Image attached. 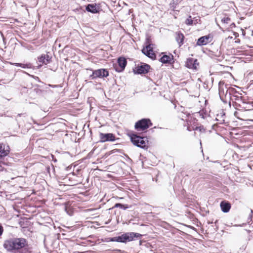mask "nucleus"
Listing matches in <instances>:
<instances>
[{"mask_svg":"<svg viewBox=\"0 0 253 253\" xmlns=\"http://www.w3.org/2000/svg\"><path fill=\"white\" fill-rule=\"evenodd\" d=\"M185 37L184 35L180 31L176 32L175 40L177 42L179 47L184 44Z\"/></svg>","mask_w":253,"mask_h":253,"instance_id":"obj_19","label":"nucleus"},{"mask_svg":"<svg viewBox=\"0 0 253 253\" xmlns=\"http://www.w3.org/2000/svg\"><path fill=\"white\" fill-rule=\"evenodd\" d=\"M242 108L240 110L244 111H251L253 110V102L246 100L244 104L241 105Z\"/></svg>","mask_w":253,"mask_h":253,"instance_id":"obj_20","label":"nucleus"},{"mask_svg":"<svg viewBox=\"0 0 253 253\" xmlns=\"http://www.w3.org/2000/svg\"><path fill=\"white\" fill-rule=\"evenodd\" d=\"M248 88H250V89H253V80H251L250 81Z\"/></svg>","mask_w":253,"mask_h":253,"instance_id":"obj_42","label":"nucleus"},{"mask_svg":"<svg viewBox=\"0 0 253 253\" xmlns=\"http://www.w3.org/2000/svg\"><path fill=\"white\" fill-rule=\"evenodd\" d=\"M185 23L188 26L192 25L193 23V20H192V16L191 15H189L188 18H187L185 21Z\"/></svg>","mask_w":253,"mask_h":253,"instance_id":"obj_31","label":"nucleus"},{"mask_svg":"<svg viewBox=\"0 0 253 253\" xmlns=\"http://www.w3.org/2000/svg\"><path fill=\"white\" fill-rule=\"evenodd\" d=\"M85 10L92 14L99 13L101 11L100 3H88L85 5Z\"/></svg>","mask_w":253,"mask_h":253,"instance_id":"obj_13","label":"nucleus"},{"mask_svg":"<svg viewBox=\"0 0 253 253\" xmlns=\"http://www.w3.org/2000/svg\"><path fill=\"white\" fill-rule=\"evenodd\" d=\"M152 42L151 40V37L150 36H147L145 42V46L143 48H146V47H148L149 46H150V43H152Z\"/></svg>","mask_w":253,"mask_h":253,"instance_id":"obj_30","label":"nucleus"},{"mask_svg":"<svg viewBox=\"0 0 253 253\" xmlns=\"http://www.w3.org/2000/svg\"><path fill=\"white\" fill-rule=\"evenodd\" d=\"M220 207L223 212L227 213L231 209V204L229 201L224 200L221 201Z\"/></svg>","mask_w":253,"mask_h":253,"instance_id":"obj_18","label":"nucleus"},{"mask_svg":"<svg viewBox=\"0 0 253 253\" xmlns=\"http://www.w3.org/2000/svg\"><path fill=\"white\" fill-rule=\"evenodd\" d=\"M122 151H123L122 149H114L110 151L106 152L105 154V155L106 156H109L114 153H116V152L122 153Z\"/></svg>","mask_w":253,"mask_h":253,"instance_id":"obj_29","label":"nucleus"},{"mask_svg":"<svg viewBox=\"0 0 253 253\" xmlns=\"http://www.w3.org/2000/svg\"><path fill=\"white\" fill-rule=\"evenodd\" d=\"M217 222L218 220H216L214 222V224L211 225L208 227V233L210 232L211 233H213L217 231L218 230V226L217 225Z\"/></svg>","mask_w":253,"mask_h":253,"instance_id":"obj_25","label":"nucleus"},{"mask_svg":"<svg viewBox=\"0 0 253 253\" xmlns=\"http://www.w3.org/2000/svg\"><path fill=\"white\" fill-rule=\"evenodd\" d=\"M23 73L26 74V75H28L29 76L32 77L34 79H35L36 81H38V82L41 83L42 84V82L41 81L40 79L36 76L30 75L29 73H27L26 72L23 71Z\"/></svg>","mask_w":253,"mask_h":253,"instance_id":"obj_32","label":"nucleus"},{"mask_svg":"<svg viewBox=\"0 0 253 253\" xmlns=\"http://www.w3.org/2000/svg\"><path fill=\"white\" fill-rule=\"evenodd\" d=\"M58 68V65H54L53 66H49V69L51 70V71H53L54 72H55Z\"/></svg>","mask_w":253,"mask_h":253,"instance_id":"obj_36","label":"nucleus"},{"mask_svg":"<svg viewBox=\"0 0 253 253\" xmlns=\"http://www.w3.org/2000/svg\"><path fill=\"white\" fill-rule=\"evenodd\" d=\"M52 54L50 52H46L45 54H42L37 57V60L42 64L47 65L51 62Z\"/></svg>","mask_w":253,"mask_h":253,"instance_id":"obj_14","label":"nucleus"},{"mask_svg":"<svg viewBox=\"0 0 253 253\" xmlns=\"http://www.w3.org/2000/svg\"><path fill=\"white\" fill-rule=\"evenodd\" d=\"M10 148L7 144L0 143V170L3 171V166H9L13 161V158L8 156Z\"/></svg>","mask_w":253,"mask_h":253,"instance_id":"obj_4","label":"nucleus"},{"mask_svg":"<svg viewBox=\"0 0 253 253\" xmlns=\"http://www.w3.org/2000/svg\"><path fill=\"white\" fill-rule=\"evenodd\" d=\"M240 42V40L239 39H237L235 41V42L236 43H239Z\"/></svg>","mask_w":253,"mask_h":253,"instance_id":"obj_57","label":"nucleus"},{"mask_svg":"<svg viewBox=\"0 0 253 253\" xmlns=\"http://www.w3.org/2000/svg\"><path fill=\"white\" fill-rule=\"evenodd\" d=\"M48 85L52 88H56V87H58L59 86V85H53V84H49Z\"/></svg>","mask_w":253,"mask_h":253,"instance_id":"obj_46","label":"nucleus"},{"mask_svg":"<svg viewBox=\"0 0 253 253\" xmlns=\"http://www.w3.org/2000/svg\"><path fill=\"white\" fill-rule=\"evenodd\" d=\"M230 28H232L233 27H236V25L235 24V23L233 22L231 24H230Z\"/></svg>","mask_w":253,"mask_h":253,"instance_id":"obj_49","label":"nucleus"},{"mask_svg":"<svg viewBox=\"0 0 253 253\" xmlns=\"http://www.w3.org/2000/svg\"><path fill=\"white\" fill-rule=\"evenodd\" d=\"M196 114H199L200 116L203 119H206L208 116V113L206 109H202L198 112L193 113V115L195 116Z\"/></svg>","mask_w":253,"mask_h":253,"instance_id":"obj_26","label":"nucleus"},{"mask_svg":"<svg viewBox=\"0 0 253 253\" xmlns=\"http://www.w3.org/2000/svg\"><path fill=\"white\" fill-rule=\"evenodd\" d=\"M152 126L153 123L150 118H144L135 122L134 129L138 132H146Z\"/></svg>","mask_w":253,"mask_h":253,"instance_id":"obj_5","label":"nucleus"},{"mask_svg":"<svg viewBox=\"0 0 253 253\" xmlns=\"http://www.w3.org/2000/svg\"><path fill=\"white\" fill-rule=\"evenodd\" d=\"M48 87L45 86V84L44 83H42V84H32L31 90L36 93L37 96H42L44 95L46 92V89Z\"/></svg>","mask_w":253,"mask_h":253,"instance_id":"obj_11","label":"nucleus"},{"mask_svg":"<svg viewBox=\"0 0 253 253\" xmlns=\"http://www.w3.org/2000/svg\"><path fill=\"white\" fill-rule=\"evenodd\" d=\"M64 205L65 206L64 210H65V211H66V212L70 216L73 215V214L74 213V211H73V210H72V209L70 207L68 206L66 203H65L64 204Z\"/></svg>","mask_w":253,"mask_h":253,"instance_id":"obj_27","label":"nucleus"},{"mask_svg":"<svg viewBox=\"0 0 253 253\" xmlns=\"http://www.w3.org/2000/svg\"><path fill=\"white\" fill-rule=\"evenodd\" d=\"M74 11L75 12H77L78 13L82 12L83 11H84L81 7L76 8Z\"/></svg>","mask_w":253,"mask_h":253,"instance_id":"obj_39","label":"nucleus"},{"mask_svg":"<svg viewBox=\"0 0 253 253\" xmlns=\"http://www.w3.org/2000/svg\"><path fill=\"white\" fill-rule=\"evenodd\" d=\"M150 46L148 47L143 48L141 50L142 53L149 58L152 60H155L157 59V55L154 52L155 48V44L150 43Z\"/></svg>","mask_w":253,"mask_h":253,"instance_id":"obj_12","label":"nucleus"},{"mask_svg":"<svg viewBox=\"0 0 253 253\" xmlns=\"http://www.w3.org/2000/svg\"><path fill=\"white\" fill-rule=\"evenodd\" d=\"M244 31H243V32H242V34H243V35H244Z\"/></svg>","mask_w":253,"mask_h":253,"instance_id":"obj_64","label":"nucleus"},{"mask_svg":"<svg viewBox=\"0 0 253 253\" xmlns=\"http://www.w3.org/2000/svg\"><path fill=\"white\" fill-rule=\"evenodd\" d=\"M231 21V18L229 17H224L221 19L222 23L224 24H228Z\"/></svg>","mask_w":253,"mask_h":253,"instance_id":"obj_34","label":"nucleus"},{"mask_svg":"<svg viewBox=\"0 0 253 253\" xmlns=\"http://www.w3.org/2000/svg\"><path fill=\"white\" fill-rule=\"evenodd\" d=\"M240 95L241 94H237L232 96V99H231V102L232 101L233 102V101H237V100L239 99L240 96H241Z\"/></svg>","mask_w":253,"mask_h":253,"instance_id":"obj_35","label":"nucleus"},{"mask_svg":"<svg viewBox=\"0 0 253 253\" xmlns=\"http://www.w3.org/2000/svg\"><path fill=\"white\" fill-rule=\"evenodd\" d=\"M3 232V228L2 226L0 224V236H1Z\"/></svg>","mask_w":253,"mask_h":253,"instance_id":"obj_43","label":"nucleus"},{"mask_svg":"<svg viewBox=\"0 0 253 253\" xmlns=\"http://www.w3.org/2000/svg\"><path fill=\"white\" fill-rule=\"evenodd\" d=\"M21 115H22V114H18V116H20V117Z\"/></svg>","mask_w":253,"mask_h":253,"instance_id":"obj_61","label":"nucleus"},{"mask_svg":"<svg viewBox=\"0 0 253 253\" xmlns=\"http://www.w3.org/2000/svg\"><path fill=\"white\" fill-rule=\"evenodd\" d=\"M161 57L159 58V61L163 64H169L173 66L175 62L173 55L169 52H162L161 53Z\"/></svg>","mask_w":253,"mask_h":253,"instance_id":"obj_10","label":"nucleus"},{"mask_svg":"<svg viewBox=\"0 0 253 253\" xmlns=\"http://www.w3.org/2000/svg\"><path fill=\"white\" fill-rule=\"evenodd\" d=\"M142 236V234L136 232H125L118 236L106 238L105 241L106 242H116L126 244L128 242L139 239Z\"/></svg>","mask_w":253,"mask_h":253,"instance_id":"obj_2","label":"nucleus"},{"mask_svg":"<svg viewBox=\"0 0 253 253\" xmlns=\"http://www.w3.org/2000/svg\"><path fill=\"white\" fill-rule=\"evenodd\" d=\"M89 132L90 133V136H91V135H92V131H91V130H89Z\"/></svg>","mask_w":253,"mask_h":253,"instance_id":"obj_60","label":"nucleus"},{"mask_svg":"<svg viewBox=\"0 0 253 253\" xmlns=\"http://www.w3.org/2000/svg\"><path fill=\"white\" fill-rule=\"evenodd\" d=\"M144 242H145V241H143V240H140L139 241V245H142V244H143V243H144Z\"/></svg>","mask_w":253,"mask_h":253,"instance_id":"obj_52","label":"nucleus"},{"mask_svg":"<svg viewBox=\"0 0 253 253\" xmlns=\"http://www.w3.org/2000/svg\"><path fill=\"white\" fill-rule=\"evenodd\" d=\"M1 37L2 38L3 41V42H4V41H5V39L4 38V35H3V34L2 33H1Z\"/></svg>","mask_w":253,"mask_h":253,"instance_id":"obj_54","label":"nucleus"},{"mask_svg":"<svg viewBox=\"0 0 253 253\" xmlns=\"http://www.w3.org/2000/svg\"><path fill=\"white\" fill-rule=\"evenodd\" d=\"M251 214L249 215V219H250L251 220L252 219L253 216V211L252 210H251Z\"/></svg>","mask_w":253,"mask_h":253,"instance_id":"obj_45","label":"nucleus"},{"mask_svg":"<svg viewBox=\"0 0 253 253\" xmlns=\"http://www.w3.org/2000/svg\"><path fill=\"white\" fill-rule=\"evenodd\" d=\"M51 156L52 158V161H54V162H56L57 160L56 159L55 157L53 155H52Z\"/></svg>","mask_w":253,"mask_h":253,"instance_id":"obj_50","label":"nucleus"},{"mask_svg":"<svg viewBox=\"0 0 253 253\" xmlns=\"http://www.w3.org/2000/svg\"><path fill=\"white\" fill-rule=\"evenodd\" d=\"M210 39H212V36L210 34L200 37L198 39L196 43L194 46L206 45L211 42V40H210Z\"/></svg>","mask_w":253,"mask_h":253,"instance_id":"obj_16","label":"nucleus"},{"mask_svg":"<svg viewBox=\"0 0 253 253\" xmlns=\"http://www.w3.org/2000/svg\"><path fill=\"white\" fill-rule=\"evenodd\" d=\"M220 83H221V82H220L219 83V88H218V90H219V93H218L219 96L220 100L223 103H226L227 102V99L228 98H226L225 97V92L224 91V88L220 86Z\"/></svg>","mask_w":253,"mask_h":253,"instance_id":"obj_22","label":"nucleus"},{"mask_svg":"<svg viewBox=\"0 0 253 253\" xmlns=\"http://www.w3.org/2000/svg\"><path fill=\"white\" fill-rule=\"evenodd\" d=\"M12 64L16 67H19L23 69H32L33 68V64L30 62H26L25 63H14Z\"/></svg>","mask_w":253,"mask_h":253,"instance_id":"obj_23","label":"nucleus"},{"mask_svg":"<svg viewBox=\"0 0 253 253\" xmlns=\"http://www.w3.org/2000/svg\"><path fill=\"white\" fill-rule=\"evenodd\" d=\"M222 119H223V118H220V117H217V118H216V120L217 121H220Z\"/></svg>","mask_w":253,"mask_h":253,"instance_id":"obj_53","label":"nucleus"},{"mask_svg":"<svg viewBox=\"0 0 253 253\" xmlns=\"http://www.w3.org/2000/svg\"><path fill=\"white\" fill-rule=\"evenodd\" d=\"M207 223L208 224H212V225L214 224V222H213V220H211V221L208 220Z\"/></svg>","mask_w":253,"mask_h":253,"instance_id":"obj_48","label":"nucleus"},{"mask_svg":"<svg viewBox=\"0 0 253 253\" xmlns=\"http://www.w3.org/2000/svg\"><path fill=\"white\" fill-rule=\"evenodd\" d=\"M181 194L184 196V193H185V190L184 189H182L181 191Z\"/></svg>","mask_w":253,"mask_h":253,"instance_id":"obj_51","label":"nucleus"},{"mask_svg":"<svg viewBox=\"0 0 253 253\" xmlns=\"http://www.w3.org/2000/svg\"><path fill=\"white\" fill-rule=\"evenodd\" d=\"M94 150H95V149H93V150H92L91 151V152L89 153V154H92V153H93V152H94Z\"/></svg>","mask_w":253,"mask_h":253,"instance_id":"obj_59","label":"nucleus"},{"mask_svg":"<svg viewBox=\"0 0 253 253\" xmlns=\"http://www.w3.org/2000/svg\"><path fill=\"white\" fill-rule=\"evenodd\" d=\"M122 154H123L125 156H126V161H131V159L128 157V156L126 154H125V153L123 152V151H122V153H121Z\"/></svg>","mask_w":253,"mask_h":253,"instance_id":"obj_40","label":"nucleus"},{"mask_svg":"<svg viewBox=\"0 0 253 253\" xmlns=\"http://www.w3.org/2000/svg\"><path fill=\"white\" fill-rule=\"evenodd\" d=\"M225 116V113H224L223 111H222V112L220 114H218L217 115V117H220L221 118H223V119H222L220 121V124L224 123L225 120H224V118Z\"/></svg>","mask_w":253,"mask_h":253,"instance_id":"obj_33","label":"nucleus"},{"mask_svg":"<svg viewBox=\"0 0 253 253\" xmlns=\"http://www.w3.org/2000/svg\"><path fill=\"white\" fill-rule=\"evenodd\" d=\"M99 140L96 142L104 143L106 142H114L116 140L119 139V138L116 137L115 134L113 133H103L99 132Z\"/></svg>","mask_w":253,"mask_h":253,"instance_id":"obj_9","label":"nucleus"},{"mask_svg":"<svg viewBox=\"0 0 253 253\" xmlns=\"http://www.w3.org/2000/svg\"><path fill=\"white\" fill-rule=\"evenodd\" d=\"M127 64V59L124 56H120L117 59V63H113V68L118 73L123 72Z\"/></svg>","mask_w":253,"mask_h":253,"instance_id":"obj_8","label":"nucleus"},{"mask_svg":"<svg viewBox=\"0 0 253 253\" xmlns=\"http://www.w3.org/2000/svg\"><path fill=\"white\" fill-rule=\"evenodd\" d=\"M3 247L9 253H32V247L27 239L12 237L4 241Z\"/></svg>","mask_w":253,"mask_h":253,"instance_id":"obj_1","label":"nucleus"},{"mask_svg":"<svg viewBox=\"0 0 253 253\" xmlns=\"http://www.w3.org/2000/svg\"><path fill=\"white\" fill-rule=\"evenodd\" d=\"M112 251L114 253H125L124 250H122L117 249H114V250H112Z\"/></svg>","mask_w":253,"mask_h":253,"instance_id":"obj_38","label":"nucleus"},{"mask_svg":"<svg viewBox=\"0 0 253 253\" xmlns=\"http://www.w3.org/2000/svg\"><path fill=\"white\" fill-rule=\"evenodd\" d=\"M72 168V166L71 165L70 166H69L68 167H67L66 168H65V170L67 171H69L71 170Z\"/></svg>","mask_w":253,"mask_h":253,"instance_id":"obj_44","label":"nucleus"},{"mask_svg":"<svg viewBox=\"0 0 253 253\" xmlns=\"http://www.w3.org/2000/svg\"><path fill=\"white\" fill-rule=\"evenodd\" d=\"M130 207V206L127 205V204H124L120 203H116L114 206L112 208H110L109 210H112L114 208H120L121 209H122L123 210H126L127 209L129 208Z\"/></svg>","mask_w":253,"mask_h":253,"instance_id":"obj_24","label":"nucleus"},{"mask_svg":"<svg viewBox=\"0 0 253 253\" xmlns=\"http://www.w3.org/2000/svg\"><path fill=\"white\" fill-rule=\"evenodd\" d=\"M127 134L133 145L144 150H147L149 148V139L147 136L138 134L133 131L127 133Z\"/></svg>","mask_w":253,"mask_h":253,"instance_id":"obj_3","label":"nucleus"},{"mask_svg":"<svg viewBox=\"0 0 253 253\" xmlns=\"http://www.w3.org/2000/svg\"><path fill=\"white\" fill-rule=\"evenodd\" d=\"M252 35L253 36V31L252 32Z\"/></svg>","mask_w":253,"mask_h":253,"instance_id":"obj_62","label":"nucleus"},{"mask_svg":"<svg viewBox=\"0 0 253 253\" xmlns=\"http://www.w3.org/2000/svg\"><path fill=\"white\" fill-rule=\"evenodd\" d=\"M170 7L175 9L176 8V4L174 2H170Z\"/></svg>","mask_w":253,"mask_h":253,"instance_id":"obj_41","label":"nucleus"},{"mask_svg":"<svg viewBox=\"0 0 253 253\" xmlns=\"http://www.w3.org/2000/svg\"><path fill=\"white\" fill-rule=\"evenodd\" d=\"M43 65V64H42V63H41L40 64H39L38 66H34L33 65L32 69L33 70H37V69H41Z\"/></svg>","mask_w":253,"mask_h":253,"instance_id":"obj_37","label":"nucleus"},{"mask_svg":"<svg viewBox=\"0 0 253 253\" xmlns=\"http://www.w3.org/2000/svg\"><path fill=\"white\" fill-rule=\"evenodd\" d=\"M237 113V112H235L234 115H236V114Z\"/></svg>","mask_w":253,"mask_h":253,"instance_id":"obj_63","label":"nucleus"},{"mask_svg":"<svg viewBox=\"0 0 253 253\" xmlns=\"http://www.w3.org/2000/svg\"><path fill=\"white\" fill-rule=\"evenodd\" d=\"M192 127H194L193 126L191 127L190 126H188L187 129L188 131H191L192 130H193Z\"/></svg>","mask_w":253,"mask_h":253,"instance_id":"obj_47","label":"nucleus"},{"mask_svg":"<svg viewBox=\"0 0 253 253\" xmlns=\"http://www.w3.org/2000/svg\"><path fill=\"white\" fill-rule=\"evenodd\" d=\"M246 100V99L244 98L242 96H240L239 99L237 101H233V106L236 109L240 110L242 107L241 105L244 104Z\"/></svg>","mask_w":253,"mask_h":253,"instance_id":"obj_21","label":"nucleus"},{"mask_svg":"<svg viewBox=\"0 0 253 253\" xmlns=\"http://www.w3.org/2000/svg\"><path fill=\"white\" fill-rule=\"evenodd\" d=\"M152 68L151 66L146 63L140 62L135 64V67L132 69V72L135 75H145L148 74Z\"/></svg>","mask_w":253,"mask_h":253,"instance_id":"obj_7","label":"nucleus"},{"mask_svg":"<svg viewBox=\"0 0 253 253\" xmlns=\"http://www.w3.org/2000/svg\"><path fill=\"white\" fill-rule=\"evenodd\" d=\"M198 65L199 63L197 59L191 57L187 58L185 62V66L186 68L193 70H197V66Z\"/></svg>","mask_w":253,"mask_h":253,"instance_id":"obj_17","label":"nucleus"},{"mask_svg":"<svg viewBox=\"0 0 253 253\" xmlns=\"http://www.w3.org/2000/svg\"><path fill=\"white\" fill-rule=\"evenodd\" d=\"M193 130H199L200 132L203 133L206 131V128L204 127L203 125H201L199 126H195V127H192Z\"/></svg>","mask_w":253,"mask_h":253,"instance_id":"obj_28","label":"nucleus"},{"mask_svg":"<svg viewBox=\"0 0 253 253\" xmlns=\"http://www.w3.org/2000/svg\"><path fill=\"white\" fill-rule=\"evenodd\" d=\"M92 72L88 77L89 80H94L97 79H104L109 76V72L107 69L100 68L94 70L92 68L87 69Z\"/></svg>","mask_w":253,"mask_h":253,"instance_id":"obj_6","label":"nucleus"},{"mask_svg":"<svg viewBox=\"0 0 253 253\" xmlns=\"http://www.w3.org/2000/svg\"><path fill=\"white\" fill-rule=\"evenodd\" d=\"M225 97L229 99V105L231 106V99H232V96L237 94H242L236 89L233 87H227V85H225Z\"/></svg>","mask_w":253,"mask_h":253,"instance_id":"obj_15","label":"nucleus"},{"mask_svg":"<svg viewBox=\"0 0 253 253\" xmlns=\"http://www.w3.org/2000/svg\"><path fill=\"white\" fill-rule=\"evenodd\" d=\"M191 119L193 120L194 123H195L196 122H197L198 121L196 118H193L192 117H191Z\"/></svg>","mask_w":253,"mask_h":253,"instance_id":"obj_55","label":"nucleus"},{"mask_svg":"<svg viewBox=\"0 0 253 253\" xmlns=\"http://www.w3.org/2000/svg\"><path fill=\"white\" fill-rule=\"evenodd\" d=\"M188 227H189L191 229H195V228L193 226H190V225H189L188 226Z\"/></svg>","mask_w":253,"mask_h":253,"instance_id":"obj_56","label":"nucleus"},{"mask_svg":"<svg viewBox=\"0 0 253 253\" xmlns=\"http://www.w3.org/2000/svg\"><path fill=\"white\" fill-rule=\"evenodd\" d=\"M110 221H111V220H109L108 221L105 222V224H108L110 222Z\"/></svg>","mask_w":253,"mask_h":253,"instance_id":"obj_58","label":"nucleus"}]
</instances>
